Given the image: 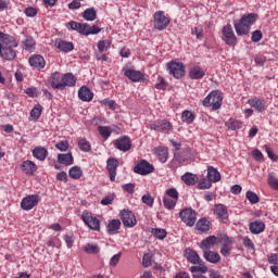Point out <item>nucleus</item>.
<instances>
[{"instance_id": "f257e3e1", "label": "nucleus", "mask_w": 278, "mask_h": 278, "mask_svg": "<svg viewBox=\"0 0 278 278\" xmlns=\"http://www.w3.org/2000/svg\"><path fill=\"white\" fill-rule=\"evenodd\" d=\"M0 42L2 46L0 48V58L12 62L16 58V47H18V41L9 34L0 30Z\"/></svg>"}, {"instance_id": "f03ea898", "label": "nucleus", "mask_w": 278, "mask_h": 278, "mask_svg": "<svg viewBox=\"0 0 278 278\" xmlns=\"http://www.w3.org/2000/svg\"><path fill=\"white\" fill-rule=\"evenodd\" d=\"M255 21H257V14L255 13L244 14L240 20H235L232 23L237 36H248Z\"/></svg>"}, {"instance_id": "7ed1b4c3", "label": "nucleus", "mask_w": 278, "mask_h": 278, "mask_svg": "<svg viewBox=\"0 0 278 278\" xmlns=\"http://www.w3.org/2000/svg\"><path fill=\"white\" fill-rule=\"evenodd\" d=\"M173 147L175 148L174 160L173 162H188L192 157V150L187 144L181 143V141H172Z\"/></svg>"}, {"instance_id": "20e7f679", "label": "nucleus", "mask_w": 278, "mask_h": 278, "mask_svg": "<svg viewBox=\"0 0 278 278\" xmlns=\"http://www.w3.org/2000/svg\"><path fill=\"white\" fill-rule=\"evenodd\" d=\"M204 108H212V110H220L223 105V93L218 90L212 91L203 100Z\"/></svg>"}, {"instance_id": "39448f33", "label": "nucleus", "mask_w": 278, "mask_h": 278, "mask_svg": "<svg viewBox=\"0 0 278 278\" xmlns=\"http://www.w3.org/2000/svg\"><path fill=\"white\" fill-rule=\"evenodd\" d=\"M166 68L175 79H181L186 75V66L181 62L170 61L166 64Z\"/></svg>"}, {"instance_id": "423d86ee", "label": "nucleus", "mask_w": 278, "mask_h": 278, "mask_svg": "<svg viewBox=\"0 0 278 278\" xmlns=\"http://www.w3.org/2000/svg\"><path fill=\"white\" fill-rule=\"evenodd\" d=\"M153 25L159 31H164L170 25V17L165 16L164 11H156L153 15Z\"/></svg>"}, {"instance_id": "0eeeda50", "label": "nucleus", "mask_w": 278, "mask_h": 278, "mask_svg": "<svg viewBox=\"0 0 278 278\" xmlns=\"http://www.w3.org/2000/svg\"><path fill=\"white\" fill-rule=\"evenodd\" d=\"M81 220L87 225V227H89V229H92V231H100L101 222L99 218L94 217L92 213L84 212L81 214Z\"/></svg>"}, {"instance_id": "6e6552de", "label": "nucleus", "mask_w": 278, "mask_h": 278, "mask_svg": "<svg viewBox=\"0 0 278 278\" xmlns=\"http://www.w3.org/2000/svg\"><path fill=\"white\" fill-rule=\"evenodd\" d=\"M223 36L226 45H229V47H236V42H238V37H236V33H233V27L231 26V24L223 27Z\"/></svg>"}, {"instance_id": "1a4fd4ad", "label": "nucleus", "mask_w": 278, "mask_h": 278, "mask_svg": "<svg viewBox=\"0 0 278 278\" xmlns=\"http://www.w3.org/2000/svg\"><path fill=\"white\" fill-rule=\"evenodd\" d=\"M179 216L188 227H193L194 223H197V212L192 208H185L180 211Z\"/></svg>"}, {"instance_id": "9d476101", "label": "nucleus", "mask_w": 278, "mask_h": 278, "mask_svg": "<svg viewBox=\"0 0 278 278\" xmlns=\"http://www.w3.org/2000/svg\"><path fill=\"white\" fill-rule=\"evenodd\" d=\"M150 129H153L154 131H161L163 134H168V131H173V124L166 119H161L150 124Z\"/></svg>"}, {"instance_id": "9b49d317", "label": "nucleus", "mask_w": 278, "mask_h": 278, "mask_svg": "<svg viewBox=\"0 0 278 278\" xmlns=\"http://www.w3.org/2000/svg\"><path fill=\"white\" fill-rule=\"evenodd\" d=\"M101 28L97 25L90 26L88 24H78V30L77 33L81 36H94L97 34H100Z\"/></svg>"}, {"instance_id": "f8f14e48", "label": "nucleus", "mask_w": 278, "mask_h": 278, "mask_svg": "<svg viewBox=\"0 0 278 278\" xmlns=\"http://www.w3.org/2000/svg\"><path fill=\"white\" fill-rule=\"evenodd\" d=\"M155 170V167L147 162V160H141L135 167L134 172L137 173V175H150V173H153Z\"/></svg>"}, {"instance_id": "ddd939ff", "label": "nucleus", "mask_w": 278, "mask_h": 278, "mask_svg": "<svg viewBox=\"0 0 278 278\" xmlns=\"http://www.w3.org/2000/svg\"><path fill=\"white\" fill-rule=\"evenodd\" d=\"M121 218L124 227H136V224L138 223L136 215H134L132 212L128 210H123L121 212Z\"/></svg>"}, {"instance_id": "4468645a", "label": "nucleus", "mask_w": 278, "mask_h": 278, "mask_svg": "<svg viewBox=\"0 0 278 278\" xmlns=\"http://www.w3.org/2000/svg\"><path fill=\"white\" fill-rule=\"evenodd\" d=\"M248 103L250 108H253L256 112H266V108H268L264 98L254 97L249 99Z\"/></svg>"}, {"instance_id": "2eb2a0df", "label": "nucleus", "mask_w": 278, "mask_h": 278, "mask_svg": "<svg viewBox=\"0 0 278 278\" xmlns=\"http://www.w3.org/2000/svg\"><path fill=\"white\" fill-rule=\"evenodd\" d=\"M28 63L31 66V68H36L37 71H42L45 66H47V62L45 61V58L40 54H34L28 59Z\"/></svg>"}, {"instance_id": "dca6fc26", "label": "nucleus", "mask_w": 278, "mask_h": 278, "mask_svg": "<svg viewBox=\"0 0 278 278\" xmlns=\"http://www.w3.org/2000/svg\"><path fill=\"white\" fill-rule=\"evenodd\" d=\"M38 201H40L38 195H28L22 200L21 207L25 211L34 210L38 205Z\"/></svg>"}, {"instance_id": "f3484780", "label": "nucleus", "mask_w": 278, "mask_h": 278, "mask_svg": "<svg viewBox=\"0 0 278 278\" xmlns=\"http://www.w3.org/2000/svg\"><path fill=\"white\" fill-rule=\"evenodd\" d=\"M50 86L56 90H63V75L60 72H54L48 79Z\"/></svg>"}, {"instance_id": "a211bd4d", "label": "nucleus", "mask_w": 278, "mask_h": 278, "mask_svg": "<svg viewBox=\"0 0 278 278\" xmlns=\"http://www.w3.org/2000/svg\"><path fill=\"white\" fill-rule=\"evenodd\" d=\"M116 168H118V160L110 157L106 161V170L110 175L111 181H116Z\"/></svg>"}, {"instance_id": "6ab92c4d", "label": "nucleus", "mask_w": 278, "mask_h": 278, "mask_svg": "<svg viewBox=\"0 0 278 278\" xmlns=\"http://www.w3.org/2000/svg\"><path fill=\"white\" fill-rule=\"evenodd\" d=\"M214 214L217 216L220 223H227L229 219V213L227 212V206L224 204H217L214 208Z\"/></svg>"}, {"instance_id": "aec40b11", "label": "nucleus", "mask_w": 278, "mask_h": 278, "mask_svg": "<svg viewBox=\"0 0 278 278\" xmlns=\"http://www.w3.org/2000/svg\"><path fill=\"white\" fill-rule=\"evenodd\" d=\"M218 244V238L216 236H210L206 239L202 240L200 244V249L202 252L211 251V249H214Z\"/></svg>"}, {"instance_id": "412c9836", "label": "nucleus", "mask_w": 278, "mask_h": 278, "mask_svg": "<svg viewBox=\"0 0 278 278\" xmlns=\"http://www.w3.org/2000/svg\"><path fill=\"white\" fill-rule=\"evenodd\" d=\"M55 47L56 49H60L63 53H71V51L75 49V46L73 45V42L66 41L63 39H56Z\"/></svg>"}, {"instance_id": "4be33fe9", "label": "nucleus", "mask_w": 278, "mask_h": 278, "mask_svg": "<svg viewBox=\"0 0 278 278\" xmlns=\"http://www.w3.org/2000/svg\"><path fill=\"white\" fill-rule=\"evenodd\" d=\"M78 98L80 99V101L90 102L92 101V99H94V93H92V91L88 87L83 86L78 90Z\"/></svg>"}, {"instance_id": "5701e85b", "label": "nucleus", "mask_w": 278, "mask_h": 278, "mask_svg": "<svg viewBox=\"0 0 278 278\" xmlns=\"http://www.w3.org/2000/svg\"><path fill=\"white\" fill-rule=\"evenodd\" d=\"M124 75L125 77L130 79V81H135V83L142 81V79L144 78V74L136 70H126Z\"/></svg>"}, {"instance_id": "b1692460", "label": "nucleus", "mask_w": 278, "mask_h": 278, "mask_svg": "<svg viewBox=\"0 0 278 278\" xmlns=\"http://www.w3.org/2000/svg\"><path fill=\"white\" fill-rule=\"evenodd\" d=\"M153 154L160 160L162 164H166L168 161V149L159 147L153 150Z\"/></svg>"}, {"instance_id": "393cba45", "label": "nucleus", "mask_w": 278, "mask_h": 278, "mask_svg": "<svg viewBox=\"0 0 278 278\" xmlns=\"http://www.w3.org/2000/svg\"><path fill=\"white\" fill-rule=\"evenodd\" d=\"M203 257L206 262H210V264H218V262H220V254L212 250L203 252Z\"/></svg>"}, {"instance_id": "a878e982", "label": "nucleus", "mask_w": 278, "mask_h": 278, "mask_svg": "<svg viewBox=\"0 0 278 278\" xmlns=\"http://www.w3.org/2000/svg\"><path fill=\"white\" fill-rule=\"evenodd\" d=\"M207 179L212 184H218L220 181V173L214 166H207Z\"/></svg>"}, {"instance_id": "bb28decb", "label": "nucleus", "mask_w": 278, "mask_h": 278, "mask_svg": "<svg viewBox=\"0 0 278 278\" xmlns=\"http://www.w3.org/2000/svg\"><path fill=\"white\" fill-rule=\"evenodd\" d=\"M185 256L190 264H201V256H199V253L192 249H187L185 251Z\"/></svg>"}, {"instance_id": "cd10ccee", "label": "nucleus", "mask_w": 278, "mask_h": 278, "mask_svg": "<svg viewBox=\"0 0 278 278\" xmlns=\"http://www.w3.org/2000/svg\"><path fill=\"white\" fill-rule=\"evenodd\" d=\"M190 79H203L205 77V71L201 68V66L195 65L189 71Z\"/></svg>"}, {"instance_id": "c85d7f7f", "label": "nucleus", "mask_w": 278, "mask_h": 278, "mask_svg": "<svg viewBox=\"0 0 278 278\" xmlns=\"http://www.w3.org/2000/svg\"><path fill=\"white\" fill-rule=\"evenodd\" d=\"M22 170L23 173H26V175H34V173L38 170V166H36V163L31 161H24L22 164Z\"/></svg>"}, {"instance_id": "c756f323", "label": "nucleus", "mask_w": 278, "mask_h": 278, "mask_svg": "<svg viewBox=\"0 0 278 278\" xmlns=\"http://www.w3.org/2000/svg\"><path fill=\"white\" fill-rule=\"evenodd\" d=\"M33 155L36 157V160L45 162V160H47V155H49V152L42 147H37L33 150Z\"/></svg>"}, {"instance_id": "7c9ffc66", "label": "nucleus", "mask_w": 278, "mask_h": 278, "mask_svg": "<svg viewBox=\"0 0 278 278\" xmlns=\"http://www.w3.org/2000/svg\"><path fill=\"white\" fill-rule=\"evenodd\" d=\"M266 229V225L264 224V222H253L250 224V231L251 233H262V231H264Z\"/></svg>"}, {"instance_id": "2f4dec72", "label": "nucleus", "mask_w": 278, "mask_h": 278, "mask_svg": "<svg viewBox=\"0 0 278 278\" xmlns=\"http://www.w3.org/2000/svg\"><path fill=\"white\" fill-rule=\"evenodd\" d=\"M181 180L187 185V186H194L199 181V177L192 173H186L181 176Z\"/></svg>"}, {"instance_id": "473e14b6", "label": "nucleus", "mask_w": 278, "mask_h": 278, "mask_svg": "<svg viewBox=\"0 0 278 278\" xmlns=\"http://www.w3.org/2000/svg\"><path fill=\"white\" fill-rule=\"evenodd\" d=\"M108 233H110V236H114V233H116V231H118V229H121V222L118 219H112L109 222L108 226Z\"/></svg>"}, {"instance_id": "72a5a7b5", "label": "nucleus", "mask_w": 278, "mask_h": 278, "mask_svg": "<svg viewBox=\"0 0 278 278\" xmlns=\"http://www.w3.org/2000/svg\"><path fill=\"white\" fill-rule=\"evenodd\" d=\"M58 162L59 164H64L65 166H71L74 162L73 154H59L58 155Z\"/></svg>"}, {"instance_id": "f704fd0d", "label": "nucleus", "mask_w": 278, "mask_h": 278, "mask_svg": "<svg viewBox=\"0 0 278 278\" xmlns=\"http://www.w3.org/2000/svg\"><path fill=\"white\" fill-rule=\"evenodd\" d=\"M75 84H77V79L75 78V76L71 73H67L65 75H63V90L64 88H66V86H68L70 88L75 86Z\"/></svg>"}, {"instance_id": "c9c22d12", "label": "nucleus", "mask_w": 278, "mask_h": 278, "mask_svg": "<svg viewBox=\"0 0 278 278\" xmlns=\"http://www.w3.org/2000/svg\"><path fill=\"white\" fill-rule=\"evenodd\" d=\"M114 147L119 151H129L131 149V141L129 140H116L114 141Z\"/></svg>"}, {"instance_id": "e433bc0d", "label": "nucleus", "mask_w": 278, "mask_h": 278, "mask_svg": "<svg viewBox=\"0 0 278 278\" xmlns=\"http://www.w3.org/2000/svg\"><path fill=\"white\" fill-rule=\"evenodd\" d=\"M83 18L89 22L97 21V10L94 8L86 9L83 12Z\"/></svg>"}, {"instance_id": "4c0bfd02", "label": "nucleus", "mask_w": 278, "mask_h": 278, "mask_svg": "<svg viewBox=\"0 0 278 278\" xmlns=\"http://www.w3.org/2000/svg\"><path fill=\"white\" fill-rule=\"evenodd\" d=\"M25 51H34L36 49V40L31 36H27L23 41Z\"/></svg>"}, {"instance_id": "58836bf2", "label": "nucleus", "mask_w": 278, "mask_h": 278, "mask_svg": "<svg viewBox=\"0 0 278 278\" xmlns=\"http://www.w3.org/2000/svg\"><path fill=\"white\" fill-rule=\"evenodd\" d=\"M68 175L72 177V179H81L84 176V170H81V167L79 166H74L70 168Z\"/></svg>"}, {"instance_id": "ea45409f", "label": "nucleus", "mask_w": 278, "mask_h": 278, "mask_svg": "<svg viewBox=\"0 0 278 278\" xmlns=\"http://www.w3.org/2000/svg\"><path fill=\"white\" fill-rule=\"evenodd\" d=\"M231 244L232 243L230 240H226L222 244L220 253L222 255H224V257H229L231 255V249H232Z\"/></svg>"}, {"instance_id": "a19ab883", "label": "nucleus", "mask_w": 278, "mask_h": 278, "mask_svg": "<svg viewBox=\"0 0 278 278\" xmlns=\"http://www.w3.org/2000/svg\"><path fill=\"white\" fill-rule=\"evenodd\" d=\"M195 227L199 231H210V229H211L210 220H207L205 218H201L198 220Z\"/></svg>"}, {"instance_id": "79ce46f5", "label": "nucleus", "mask_w": 278, "mask_h": 278, "mask_svg": "<svg viewBox=\"0 0 278 278\" xmlns=\"http://www.w3.org/2000/svg\"><path fill=\"white\" fill-rule=\"evenodd\" d=\"M226 127H228V129H231V131H236V129L242 128V122L230 118L228 122H226Z\"/></svg>"}, {"instance_id": "37998d69", "label": "nucleus", "mask_w": 278, "mask_h": 278, "mask_svg": "<svg viewBox=\"0 0 278 278\" xmlns=\"http://www.w3.org/2000/svg\"><path fill=\"white\" fill-rule=\"evenodd\" d=\"M181 118L184 123H187V125H191V123H194V113L191 111H184L181 114Z\"/></svg>"}, {"instance_id": "c03bdc74", "label": "nucleus", "mask_w": 278, "mask_h": 278, "mask_svg": "<svg viewBox=\"0 0 278 278\" xmlns=\"http://www.w3.org/2000/svg\"><path fill=\"white\" fill-rule=\"evenodd\" d=\"M84 251H85V253H88L89 255H97V253H99L100 249H99V245L87 243L84 247Z\"/></svg>"}, {"instance_id": "a18cd8bd", "label": "nucleus", "mask_w": 278, "mask_h": 278, "mask_svg": "<svg viewBox=\"0 0 278 278\" xmlns=\"http://www.w3.org/2000/svg\"><path fill=\"white\" fill-rule=\"evenodd\" d=\"M41 114H42V105L40 104H36L34 109L30 111V116L35 121H38Z\"/></svg>"}, {"instance_id": "49530a36", "label": "nucleus", "mask_w": 278, "mask_h": 278, "mask_svg": "<svg viewBox=\"0 0 278 278\" xmlns=\"http://www.w3.org/2000/svg\"><path fill=\"white\" fill-rule=\"evenodd\" d=\"M98 131L102 138L112 136V128L110 126H99Z\"/></svg>"}, {"instance_id": "de8ad7c7", "label": "nucleus", "mask_w": 278, "mask_h": 278, "mask_svg": "<svg viewBox=\"0 0 278 278\" xmlns=\"http://www.w3.org/2000/svg\"><path fill=\"white\" fill-rule=\"evenodd\" d=\"M198 188L199 190H210V188H212V182L208 178H202L199 180Z\"/></svg>"}, {"instance_id": "09e8293b", "label": "nucleus", "mask_w": 278, "mask_h": 278, "mask_svg": "<svg viewBox=\"0 0 278 278\" xmlns=\"http://www.w3.org/2000/svg\"><path fill=\"white\" fill-rule=\"evenodd\" d=\"M78 147H79L80 151H84L85 153H88L89 151L92 150V146L90 144V141H88V140H79Z\"/></svg>"}, {"instance_id": "8fccbe9b", "label": "nucleus", "mask_w": 278, "mask_h": 278, "mask_svg": "<svg viewBox=\"0 0 278 278\" xmlns=\"http://www.w3.org/2000/svg\"><path fill=\"white\" fill-rule=\"evenodd\" d=\"M267 181H268V186H270L273 190L278 191V178L277 176H275V174H269Z\"/></svg>"}, {"instance_id": "3c124183", "label": "nucleus", "mask_w": 278, "mask_h": 278, "mask_svg": "<svg viewBox=\"0 0 278 278\" xmlns=\"http://www.w3.org/2000/svg\"><path fill=\"white\" fill-rule=\"evenodd\" d=\"M248 201H250V203H252V205H256V203L260 202V197L257 195V193L253 192V191H248L245 194Z\"/></svg>"}, {"instance_id": "603ef678", "label": "nucleus", "mask_w": 278, "mask_h": 278, "mask_svg": "<svg viewBox=\"0 0 278 278\" xmlns=\"http://www.w3.org/2000/svg\"><path fill=\"white\" fill-rule=\"evenodd\" d=\"M152 233H153L154 238H157L159 240H164V238H166V236H167L166 230H164L162 228L152 229Z\"/></svg>"}, {"instance_id": "864d4df0", "label": "nucleus", "mask_w": 278, "mask_h": 278, "mask_svg": "<svg viewBox=\"0 0 278 278\" xmlns=\"http://www.w3.org/2000/svg\"><path fill=\"white\" fill-rule=\"evenodd\" d=\"M163 205L166 210H174L175 205H177V200H172L169 198L163 199Z\"/></svg>"}, {"instance_id": "5fc2aeb1", "label": "nucleus", "mask_w": 278, "mask_h": 278, "mask_svg": "<svg viewBox=\"0 0 278 278\" xmlns=\"http://www.w3.org/2000/svg\"><path fill=\"white\" fill-rule=\"evenodd\" d=\"M142 203H144V205H148V207H152L153 203H154V199L151 195V193H146L142 195L141 198Z\"/></svg>"}, {"instance_id": "6e6d98bb", "label": "nucleus", "mask_w": 278, "mask_h": 278, "mask_svg": "<svg viewBox=\"0 0 278 278\" xmlns=\"http://www.w3.org/2000/svg\"><path fill=\"white\" fill-rule=\"evenodd\" d=\"M190 270L194 275H203L207 271V266H192Z\"/></svg>"}, {"instance_id": "4d7b16f0", "label": "nucleus", "mask_w": 278, "mask_h": 278, "mask_svg": "<svg viewBox=\"0 0 278 278\" xmlns=\"http://www.w3.org/2000/svg\"><path fill=\"white\" fill-rule=\"evenodd\" d=\"M110 49V41L100 40L98 42V50L100 53H103V51H108Z\"/></svg>"}, {"instance_id": "13d9d810", "label": "nucleus", "mask_w": 278, "mask_h": 278, "mask_svg": "<svg viewBox=\"0 0 278 278\" xmlns=\"http://www.w3.org/2000/svg\"><path fill=\"white\" fill-rule=\"evenodd\" d=\"M156 90H166V80L164 77L159 76L157 77V83L155 85Z\"/></svg>"}, {"instance_id": "bf43d9fd", "label": "nucleus", "mask_w": 278, "mask_h": 278, "mask_svg": "<svg viewBox=\"0 0 278 278\" xmlns=\"http://www.w3.org/2000/svg\"><path fill=\"white\" fill-rule=\"evenodd\" d=\"M256 66H264L266 64V55L257 54L254 59Z\"/></svg>"}, {"instance_id": "052dcab7", "label": "nucleus", "mask_w": 278, "mask_h": 278, "mask_svg": "<svg viewBox=\"0 0 278 278\" xmlns=\"http://www.w3.org/2000/svg\"><path fill=\"white\" fill-rule=\"evenodd\" d=\"M65 27L70 29L71 31H78L79 29V23L75 21H71L65 24Z\"/></svg>"}, {"instance_id": "680f3d73", "label": "nucleus", "mask_w": 278, "mask_h": 278, "mask_svg": "<svg viewBox=\"0 0 278 278\" xmlns=\"http://www.w3.org/2000/svg\"><path fill=\"white\" fill-rule=\"evenodd\" d=\"M264 38L262 30H255L252 33V42H260Z\"/></svg>"}, {"instance_id": "e2e57ef3", "label": "nucleus", "mask_w": 278, "mask_h": 278, "mask_svg": "<svg viewBox=\"0 0 278 278\" xmlns=\"http://www.w3.org/2000/svg\"><path fill=\"white\" fill-rule=\"evenodd\" d=\"M167 197L170 199H175L176 201L179 199V192L175 188H170L166 191Z\"/></svg>"}, {"instance_id": "0e129e2a", "label": "nucleus", "mask_w": 278, "mask_h": 278, "mask_svg": "<svg viewBox=\"0 0 278 278\" xmlns=\"http://www.w3.org/2000/svg\"><path fill=\"white\" fill-rule=\"evenodd\" d=\"M55 147L59 151H68L70 144L68 141H59Z\"/></svg>"}, {"instance_id": "69168bd1", "label": "nucleus", "mask_w": 278, "mask_h": 278, "mask_svg": "<svg viewBox=\"0 0 278 278\" xmlns=\"http://www.w3.org/2000/svg\"><path fill=\"white\" fill-rule=\"evenodd\" d=\"M25 14L29 18H34V16H36L38 14V10H36V8L29 7V8L25 9Z\"/></svg>"}, {"instance_id": "338daca9", "label": "nucleus", "mask_w": 278, "mask_h": 278, "mask_svg": "<svg viewBox=\"0 0 278 278\" xmlns=\"http://www.w3.org/2000/svg\"><path fill=\"white\" fill-rule=\"evenodd\" d=\"M123 253H118V254H115L111 257V261H110V266H116V264H118V262H121V257H122Z\"/></svg>"}, {"instance_id": "774afa93", "label": "nucleus", "mask_w": 278, "mask_h": 278, "mask_svg": "<svg viewBox=\"0 0 278 278\" xmlns=\"http://www.w3.org/2000/svg\"><path fill=\"white\" fill-rule=\"evenodd\" d=\"M142 264H143L144 268H149V266H151V264H152L151 255L144 254L142 257Z\"/></svg>"}]
</instances>
